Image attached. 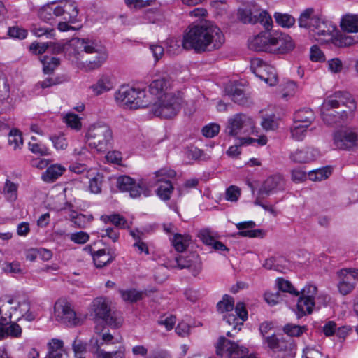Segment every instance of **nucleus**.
<instances>
[{"label": "nucleus", "mask_w": 358, "mask_h": 358, "mask_svg": "<svg viewBox=\"0 0 358 358\" xmlns=\"http://www.w3.org/2000/svg\"><path fill=\"white\" fill-rule=\"evenodd\" d=\"M224 41L221 29L212 22L205 21L188 27L183 36L182 47L202 53L220 49Z\"/></svg>", "instance_id": "nucleus-1"}, {"label": "nucleus", "mask_w": 358, "mask_h": 358, "mask_svg": "<svg viewBox=\"0 0 358 358\" xmlns=\"http://www.w3.org/2000/svg\"><path fill=\"white\" fill-rule=\"evenodd\" d=\"M357 109L353 96L348 92L337 91L327 96L322 105V117L328 124L351 117Z\"/></svg>", "instance_id": "nucleus-2"}, {"label": "nucleus", "mask_w": 358, "mask_h": 358, "mask_svg": "<svg viewBox=\"0 0 358 358\" xmlns=\"http://www.w3.org/2000/svg\"><path fill=\"white\" fill-rule=\"evenodd\" d=\"M248 48L257 52L281 55L292 50L294 43L285 33L263 31L248 41Z\"/></svg>", "instance_id": "nucleus-3"}, {"label": "nucleus", "mask_w": 358, "mask_h": 358, "mask_svg": "<svg viewBox=\"0 0 358 358\" xmlns=\"http://www.w3.org/2000/svg\"><path fill=\"white\" fill-rule=\"evenodd\" d=\"M78 15L75 2L67 0L53 1L41 7L38 12V17L51 25H55L57 20L72 21Z\"/></svg>", "instance_id": "nucleus-4"}, {"label": "nucleus", "mask_w": 358, "mask_h": 358, "mask_svg": "<svg viewBox=\"0 0 358 358\" xmlns=\"http://www.w3.org/2000/svg\"><path fill=\"white\" fill-rule=\"evenodd\" d=\"M118 105L129 109L145 108L151 103L144 90L122 86L115 94Z\"/></svg>", "instance_id": "nucleus-5"}, {"label": "nucleus", "mask_w": 358, "mask_h": 358, "mask_svg": "<svg viewBox=\"0 0 358 358\" xmlns=\"http://www.w3.org/2000/svg\"><path fill=\"white\" fill-rule=\"evenodd\" d=\"M182 103V93L176 91L174 94H168L167 96L157 99L150 111L156 117L171 119L178 115Z\"/></svg>", "instance_id": "nucleus-6"}, {"label": "nucleus", "mask_w": 358, "mask_h": 358, "mask_svg": "<svg viewBox=\"0 0 358 358\" xmlns=\"http://www.w3.org/2000/svg\"><path fill=\"white\" fill-rule=\"evenodd\" d=\"M87 141L91 148L99 152H104L113 139L110 127L104 123H98L91 126L85 135Z\"/></svg>", "instance_id": "nucleus-7"}, {"label": "nucleus", "mask_w": 358, "mask_h": 358, "mask_svg": "<svg viewBox=\"0 0 358 358\" xmlns=\"http://www.w3.org/2000/svg\"><path fill=\"white\" fill-rule=\"evenodd\" d=\"M74 45L77 49H81L86 53L95 54L94 57L87 61L86 67L90 70L99 68L108 57L105 48L93 41L78 38L75 41Z\"/></svg>", "instance_id": "nucleus-8"}, {"label": "nucleus", "mask_w": 358, "mask_h": 358, "mask_svg": "<svg viewBox=\"0 0 358 358\" xmlns=\"http://www.w3.org/2000/svg\"><path fill=\"white\" fill-rule=\"evenodd\" d=\"M225 133L231 136L257 133L252 118L243 113H238L228 120Z\"/></svg>", "instance_id": "nucleus-9"}, {"label": "nucleus", "mask_w": 358, "mask_h": 358, "mask_svg": "<svg viewBox=\"0 0 358 358\" xmlns=\"http://www.w3.org/2000/svg\"><path fill=\"white\" fill-rule=\"evenodd\" d=\"M96 324L104 323L112 327H118L119 322L113 315L108 301L103 297H97L92 301V313Z\"/></svg>", "instance_id": "nucleus-10"}, {"label": "nucleus", "mask_w": 358, "mask_h": 358, "mask_svg": "<svg viewBox=\"0 0 358 358\" xmlns=\"http://www.w3.org/2000/svg\"><path fill=\"white\" fill-rule=\"evenodd\" d=\"M215 348L218 356L222 357L226 352L229 358H256L253 355H248L247 348L239 345L223 336H220Z\"/></svg>", "instance_id": "nucleus-11"}, {"label": "nucleus", "mask_w": 358, "mask_h": 358, "mask_svg": "<svg viewBox=\"0 0 358 358\" xmlns=\"http://www.w3.org/2000/svg\"><path fill=\"white\" fill-rule=\"evenodd\" d=\"M250 69L256 76L270 86L277 84L278 77L275 68L267 64L262 59L259 58L252 59L251 60Z\"/></svg>", "instance_id": "nucleus-12"}, {"label": "nucleus", "mask_w": 358, "mask_h": 358, "mask_svg": "<svg viewBox=\"0 0 358 358\" xmlns=\"http://www.w3.org/2000/svg\"><path fill=\"white\" fill-rule=\"evenodd\" d=\"M55 317L56 320L67 325L76 326L79 323L76 312L71 308L70 303L64 299H59L55 306Z\"/></svg>", "instance_id": "nucleus-13"}, {"label": "nucleus", "mask_w": 358, "mask_h": 358, "mask_svg": "<svg viewBox=\"0 0 358 358\" xmlns=\"http://www.w3.org/2000/svg\"><path fill=\"white\" fill-rule=\"evenodd\" d=\"M116 187L120 192H127L131 198L139 197L142 193L145 196V187L128 176H120L117 178Z\"/></svg>", "instance_id": "nucleus-14"}, {"label": "nucleus", "mask_w": 358, "mask_h": 358, "mask_svg": "<svg viewBox=\"0 0 358 358\" xmlns=\"http://www.w3.org/2000/svg\"><path fill=\"white\" fill-rule=\"evenodd\" d=\"M336 31V27L331 22L320 17L311 34L317 41L323 43L331 41Z\"/></svg>", "instance_id": "nucleus-15"}, {"label": "nucleus", "mask_w": 358, "mask_h": 358, "mask_svg": "<svg viewBox=\"0 0 358 358\" xmlns=\"http://www.w3.org/2000/svg\"><path fill=\"white\" fill-rule=\"evenodd\" d=\"M334 143L340 150H351L358 145V134L350 130H341L334 135Z\"/></svg>", "instance_id": "nucleus-16"}, {"label": "nucleus", "mask_w": 358, "mask_h": 358, "mask_svg": "<svg viewBox=\"0 0 358 358\" xmlns=\"http://www.w3.org/2000/svg\"><path fill=\"white\" fill-rule=\"evenodd\" d=\"M149 91L157 99L167 96L168 94H174L177 90H173V80L169 77H163L155 79L149 85Z\"/></svg>", "instance_id": "nucleus-17"}, {"label": "nucleus", "mask_w": 358, "mask_h": 358, "mask_svg": "<svg viewBox=\"0 0 358 358\" xmlns=\"http://www.w3.org/2000/svg\"><path fill=\"white\" fill-rule=\"evenodd\" d=\"M197 237L203 244L217 251H229L228 248L217 238L220 237L217 232L210 228H204L199 231Z\"/></svg>", "instance_id": "nucleus-18"}, {"label": "nucleus", "mask_w": 358, "mask_h": 358, "mask_svg": "<svg viewBox=\"0 0 358 358\" xmlns=\"http://www.w3.org/2000/svg\"><path fill=\"white\" fill-rule=\"evenodd\" d=\"M284 185V179L281 175L271 176L262 185L259 189V194L262 197H266L272 193L282 190Z\"/></svg>", "instance_id": "nucleus-19"}, {"label": "nucleus", "mask_w": 358, "mask_h": 358, "mask_svg": "<svg viewBox=\"0 0 358 358\" xmlns=\"http://www.w3.org/2000/svg\"><path fill=\"white\" fill-rule=\"evenodd\" d=\"M338 275L341 279L338 285V290L343 295H347L355 287L354 283L351 282L350 280L358 278V270L342 269L338 272Z\"/></svg>", "instance_id": "nucleus-20"}, {"label": "nucleus", "mask_w": 358, "mask_h": 358, "mask_svg": "<svg viewBox=\"0 0 358 358\" xmlns=\"http://www.w3.org/2000/svg\"><path fill=\"white\" fill-rule=\"evenodd\" d=\"M86 249L90 250L94 265L98 268H101L108 265L116 257L115 251L112 249H108V252H106V249H100L97 251H94L90 246L86 248Z\"/></svg>", "instance_id": "nucleus-21"}, {"label": "nucleus", "mask_w": 358, "mask_h": 358, "mask_svg": "<svg viewBox=\"0 0 358 358\" xmlns=\"http://www.w3.org/2000/svg\"><path fill=\"white\" fill-rule=\"evenodd\" d=\"M320 17L315 15V10L313 8H306L300 14L298 19L299 26L312 33Z\"/></svg>", "instance_id": "nucleus-22"}, {"label": "nucleus", "mask_w": 358, "mask_h": 358, "mask_svg": "<svg viewBox=\"0 0 358 358\" xmlns=\"http://www.w3.org/2000/svg\"><path fill=\"white\" fill-rule=\"evenodd\" d=\"M225 92L231 100L241 106L248 105L250 101L245 96L244 91L237 84L230 83L225 87Z\"/></svg>", "instance_id": "nucleus-23"}, {"label": "nucleus", "mask_w": 358, "mask_h": 358, "mask_svg": "<svg viewBox=\"0 0 358 358\" xmlns=\"http://www.w3.org/2000/svg\"><path fill=\"white\" fill-rule=\"evenodd\" d=\"M319 156L317 150L312 148H306L296 150L291 154L290 159L296 163H308L315 160Z\"/></svg>", "instance_id": "nucleus-24"}, {"label": "nucleus", "mask_w": 358, "mask_h": 358, "mask_svg": "<svg viewBox=\"0 0 358 358\" xmlns=\"http://www.w3.org/2000/svg\"><path fill=\"white\" fill-rule=\"evenodd\" d=\"M259 7L256 4H250L238 10V19L244 24H257V15Z\"/></svg>", "instance_id": "nucleus-25"}, {"label": "nucleus", "mask_w": 358, "mask_h": 358, "mask_svg": "<svg viewBox=\"0 0 358 358\" xmlns=\"http://www.w3.org/2000/svg\"><path fill=\"white\" fill-rule=\"evenodd\" d=\"M65 171V167L59 164H52L47 168L45 171L42 173L41 179L47 183L54 182Z\"/></svg>", "instance_id": "nucleus-26"}, {"label": "nucleus", "mask_w": 358, "mask_h": 358, "mask_svg": "<svg viewBox=\"0 0 358 358\" xmlns=\"http://www.w3.org/2000/svg\"><path fill=\"white\" fill-rule=\"evenodd\" d=\"M48 358H66L67 354L64 349V343L62 340L52 338L48 344Z\"/></svg>", "instance_id": "nucleus-27"}, {"label": "nucleus", "mask_w": 358, "mask_h": 358, "mask_svg": "<svg viewBox=\"0 0 358 358\" xmlns=\"http://www.w3.org/2000/svg\"><path fill=\"white\" fill-rule=\"evenodd\" d=\"M314 119L315 115L313 111L309 108H303L297 110L294 113L293 124L308 127Z\"/></svg>", "instance_id": "nucleus-28"}, {"label": "nucleus", "mask_w": 358, "mask_h": 358, "mask_svg": "<svg viewBox=\"0 0 358 358\" xmlns=\"http://www.w3.org/2000/svg\"><path fill=\"white\" fill-rule=\"evenodd\" d=\"M315 306V302L313 299L307 298L303 296H301L297 301L296 308V315L298 318H301L306 314H310L313 312V307Z\"/></svg>", "instance_id": "nucleus-29"}, {"label": "nucleus", "mask_w": 358, "mask_h": 358, "mask_svg": "<svg viewBox=\"0 0 358 358\" xmlns=\"http://www.w3.org/2000/svg\"><path fill=\"white\" fill-rule=\"evenodd\" d=\"M341 29L347 32H358V15L346 14L341 21Z\"/></svg>", "instance_id": "nucleus-30"}, {"label": "nucleus", "mask_w": 358, "mask_h": 358, "mask_svg": "<svg viewBox=\"0 0 358 358\" xmlns=\"http://www.w3.org/2000/svg\"><path fill=\"white\" fill-rule=\"evenodd\" d=\"M22 329L21 327L15 322H10L7 327H0V341L8 336L13 338H19L21 336Z\"/></svg>", "instance_id": "nucleus-31"}, {"label": "nucleus", "mask_w": 358, "mask_h": 358, "mask_svg": "<svg viewBox=\"0 0 358 358\" xmlns=\"http://www.w3.org/2000/svg\"><path fill=\"white\" fill-rule=\"evenodd\" d=\"M43 64V71L45 74H52L60 65V59L58 57L43 55L40 57Z\"/></svg>", "instance_id": "nucleus-32"}, {"label": "nucleus", "mask_w": 358, "mask_h": 358, "mask_svg": "<svg viewBox=\"0 0 358 358\" xmlns=\"http://www.w3.org/2000/svg\"><path fill=\"white\" fill-rule=\"evenodd\" d=\"M331 41L335 46L345 48L358 43V37L352 36L345 34L336 36L334 34Z\"/></svg>", "instance_id": "nucleus-33"}, {"label": "nucleus", "mask_w": 358, "mask_h": 358, "mask_svg": "<svg viewBox=\"0 0 358 358\" xmlns=\"http://www.w3.org/2000/svg\"><path fill=\"white\" fill-rule=\"evenodd\" d=\"M157 182L160 184L156 190L157 195L163 201L169 200L173 190L171 182L170 180H163V179H158Z\"/></svg>", "instance_id": "nucleus-34"}, {"label": "nucleus", "mask_w": 358, "mask_h": 358, "mask_svg": "<svg viewBox=\"0 0 358 358\" xmlns=\"http://www.w3.org/2000/svg\"><path fill=\"white\" fill-rule=\"evenodd\" d=\"M90 88L96 95H100L111 90L113 84L108 76H103Z\"/></svg>", "instance_id": "nucleus-35"}, {"label": "nucleus", "mask_w": 358, "mask_h": 358, "mask_svg": "<svg viewBox=\"0 0 358 358\" xmlns=\"http://www.w3.org/2000/svg\"><path fill=\"white\" fill-rule=\"evenodd\" d=\"M78 38H74L70 43H52L50 42L49 48L52 54H61L66 51H70L71 50H75L77 48L76 47L75 41Z\"/></svg>", "instance_id": "nucleus-36"}, {"label": "nucleus", "mask_w": 358, "mask_h": 358, "mask_svg": "<svg viewBox=\"0 0 358 358\" xmlns=\"http://www.w3.org/2000/svg\"><path fill=\"white\" fill-rule=\"evenodd\" d=\"M268 347L273 351H284L287 349L285 341L282 338H278L275 334L264 337Z\"/></svg>", "instance_id": "nucleus-37"}, {"label": "nucleus", "mask_w": 358, "mask_h": 358, "mask_svg": "<svg viewBox=\"0 0 358 358\" xmlns=\"http://www.w3.org/2000/svg\"><path fill=\"white\" fill-rule=\"evenodd\" d=\"M277 24L285 28L292 27L296 22L295 18L288 13L275 12L273 15Z\"/></svg>", "instance_id": "nucleus-38"}, {"label": "nucleus", "mask_w": 358, "mask_h": 358, "mask_svg": "<svg viewBox=\"0 0 358 358\" xmlns=\"http://www.w3.org/2000/svg\"><path fill=\"white\" fill-rule=\"evenodd\" d=\"M331 173V169L329 166L313 170L308 173V178L313 181H321L327 178Z\"/></svg>", "instance_id": "nucleus-39"}, {"label": "nucleus", "mask_w": 358, "mask_h": 358, "mask_svg": "<svg viewBox=\"0 0 358 358\" xmlns=\"http://www.w3.org/2000/svg\"><path fill=\"white\" fill-rule=\"evenodd\" d=\"M234 308V299L232 296L224 294L222 299L217 303V309L218 312L224 313L225 312H230Z\"/></svg>", "instance_id": "nucleus-40"}, {"label": "nucleus", "mask_w": 358, "mask_h": 358, "mask_svg": "<svg viewBox=\"0 0 358 358\" xmlns=\"http://www.w3.org/2000/svg\"><path fill=\"white\" fill-rule=\"evenodd\" d=\"M17 308L20 310L22 317L26 320L31 322L36 319V314L30 311V303L27 300L19 302Z\"/></svg>", "instance_id": "nucleus-41"}, {"label": "nucleus", "mask_w": 358, "mask_h": 358, "mask_svg": "<svg viewBox=\"0 0 358 358\" xmlns=\"http://www.w3.org/2000/svg\"><path fill=\"white\" fill-rule=\"evenodd\" d=\"M122 298L124 301L134 303L142 299L143 293L134 289L120 291Z\"/></svg>", "instance_id": "nucleus-42"}, {"label": "nucleus", "mask_w": 358, "mask_h": 358, "mask_svg": "<svg viewBox=\"0 0 358 358\" xmlns=\"http://www.w3.org/2000/svg\"><path fill=\"white\" fill-rule=\"evenodd\" d=\"M257 23L262 24L266 31H268L272 27L273 20L271 15L266 10H261L259 8L257 15Z\"/></svg>", "instance_id": "nucleus-43"}, {"label": "nucleus", "mask_w": 358, "mask_h": 358, "mask_svg": "<svg viewBox=\"0 0 358 358\" xmlns=\"http://www.w3.org/2000/svg\"><path fill=\"white\" fill-rule=\"evenodd\" d=\"M306 330V326H300L294 324H287L283 327L284 332L289 336L299 337Z\"/></svg>", "instance_id": "nucleus-44"}, {"label": "nucleus", "mask_w": 358, "mask_h": 358, "mask_svg": "<svg viewBox=\"0 0 358 358\" xmlns=\"http://www.w3.org/2000/svg\"><path fill=\"white\" fill-rule=\"evenodd\" d=\"M2 270L7 273L10 274H21L22 273V268L21 264L19 262L14 261L12 262H4L1 264Z\"/></svg>", "instance_id": "nucleus-45"}, {"label": "nucleus", "mask_w": 358, "mask_h": 358, "mask_svg": "<svg viewBox=\"0 0 358 358\" xmlns=\"http://www.w3.org/2000/svg\"><path fill=\"white\" fill-rule=\"evenodd\" d=\"M74 358H85L87 353V344L83 341L76 338L72 344Z\"/></svg>", "instance_id": "nucleus-46"}, {"label": "nucleus", "mask_w": 358, "mask_h": 358, "mask_svg": "<svg viewBox=\"0 0 358 358\" xmlns=\"http://www.w3.org/2000/svg\"><path fill=\"white\" fill-rule=\"evenodd\" d=\"M307 128L306 126L293 124L290 128L292 138L298 141H302L306 135Z\"/></svg>", "instance_id": "nucleus-47"}, {"label": "nucleus", "mask_w": 358, "mask_h": 358, "mask_svg": "<svg viewBox=\"0 0 358 358\" xmlns=\"http://www.w3.org/2000/svg\"><path fill=\"white\" fill-rule=\"evenodd\" d=\"M172 245L176 251L182 252L187 247V238L181 234H176L172 240Z\"/></svg>", "instance_id": "nucleus-48"}, {"label": "nucleus", "mask_w": 358, "mask_h": 358, "mask_svg": "<svg viewBox=\"0 0 358 358\" xmlns=\"http://www.w3.org/2000/svg\"><path fill=\"white\" fill-rule=\"evenodd\" d=\"M278 286L280 291L283 292H289L294 296H299V292L296 290L292 283L287 280L283 278H278Z\"/></svg>", "instance_id": "nucleus-49"}, {"label": "nucleus", "mask_w": 358, "mask_h": 358, "mask_svg": "<svg viewBox=\"0 0 358 358\" xmlns=\"http://www.w3.org/2000/svg\"><path fill=\"white\" fill-rule=\"evenodd\" d=\"M3 191L10 201H15L17 199V186L9 180H6Z\"/></svg>", "instance_id": "nucleus-50"}, {"label": "nucleus", "mask_w": 358, "mask_h": 358, "mask_svg": "<svg viewBox=\"0 0 358 358\" xmlns=\"http://www.w3.org/2000/svg\"><path fill=\"white\" fill-rule=\"evenodd\" d=\"M261 125L266 131L274 130L278 128V122L274 115H266L262 117Z\"/></svg>", "instance_id": "nucleus-51"}, {"label": "nucleus", "mask_w": 358, "mask_h": 358, "mask_svg": "<svg viewBox=\"0 0 358 358\" xmlns=\"http://www.w3.org/2000/svg\"><path fill=\"white\" fill-rule=\"evenodd\" d=\"M8 142L10 145H13L14 149L19 148L23 143L21 133L17 129H12L9 133Z\"/></svg>", "instance_id": "nucleus-52"}, {"label": "nucleus", "mask_w": 358, "mask_h": 358, "mask_svg": "<svg viewBox=\"0 0 358 358\" xmlns=\"http://www.w3.org/2000/svg\"><path fill=\"white\" fill-rule=\"evenodd\" d=\"M50 140L52 142L54 147L57 150H64L67 148V141L62 134L50 136Z\"/></svg>", "instance_id": "nucleus-53"}, {"label": "nucleus", "mask_w": 358, "mask_h": 358, "mask_svg": "<svg viewBox=\"0 0 358 358\" xmlns=\"http://www.w3.org/2000/svg\"><path fill=\"white\" fill-rule=\"evenodd\" d=\"M65 122L66 124L76 130H79L81 128V122L78 115L73 113L67 114L65 117Z\"/></svg>", "instance_id": "nucleus-54"}, {"label": "nucleus", "mask_w": 358, "mask_h": 358, "mask_svg": "<svg viewBox=\"0 0 358 358\" xmlns=\"http://www.w3.org/2000/svg\"><path fill=\"white\" fill-rule=\"evenodd\" d=\"M102 178V176L97 174L90 180L89 188L91 192L94 194H99L101 192Z\"/></svg>", "instance_id": "nucleus-55"}, {"label": "nucleus", "mask_w": 358, "mask_h": 358, "mask_svg": "<svg viewBox=\"0 0 358 358\" xmlns=\"http://www.w3.org/2000/svg\"><path fill=\"white\" fill-rule=\"evenodd\" d=\"M220 129V127L219 124L210 123L203 127L202 134L207 138H213L219 133Z\"/></svg>", "instance_id": "nucleus-56"}, {"label": "nucleus", "mask_w": 358, "mask_h": 358, "mask_svg": "<svg viewBox=\"0 0 358 358\" xmlns=\"http://www.w3.org/2000/svg\"><path fill=\"white\" fill-rule=\"evenodd\" d=\"M223 319L229 325H233V329L235 330L237 329L238 331H240L241 326L243 324V321L239 322L240 319L233 313L225 315Z\"/></svg>", "instance_id": "nucleus-57"}, {"label": "nucleus", "mask_w": 358, "mask_h": 358, "mask_svg": "<svg viewBox=\"0 0 358 358\" xmlns=\"http://www.w3.org/2000/svg\"><path fill=\"white\" fill-rule=\"evenodd\" d=\"M241 195L240 189L234 185H231L226 190L225 198L229 201H237Z\"/></svg>", "instance_id": "nucleus-58"}, {"label": "nucleus", "mask_w": 358, "mask_h": 358, "mask_svg": "<svg viewBox=\"0 0 358 358\" xmlns=\"http://www.w3.org/2000/svg\"><path fill=\"white\" fill-rule=\"evenodd\" d=\"M29 148L31 152L41 156L50 155L48 148L43 144L29 143Z\"/></svg>", "instance_id": "nucleus-59"}, {"label": "nucleus", "mask_w": 358, "mask_h": 358, "mask_svg": "<svg viewBox=\"0 0 358 358\" xmlns=\"http://www.w3.org/2000/svg\"><path fill=\"white\" fill-rule=\"evenodd\" d=\"M99 236L101 238L108 237L113 242H116L119 238V231L117 229L108 227L105 229L101 230Z\"/></svg>", "instance_id": "nucleus-60"}, {"label": "nucleus", "mask_w": 358, "mask_h": 358, "mask_svg": "<svg viewBox=\"0 0 358 358\" xmlns=\"http://www.w3.org/2000/svg\"><path fill=\"white\" fill-rule=\"evenodd\" d=\"M92 215L87 216L85 215L78 213L73 221L75 227L78 228H85L87 224L91 221Z\"/></svg>", "instance_id": "nucleus-61"}, {"label": "nucleus", "mask_w": 358, "mask_h": 358, "mask_svg": "<svg viewBox=\"0 0 358 358\" xmlns=\"http://www.w3.org/2000/svg\"><path fill=\"white\" fill-rule=\"evenodd\" d=\"M329 70L334 73H340L343 69V63L338 58H333L327 62Z\"/></svg>", "instance_id": "nucleus-62"}, {"label": "nucleus", "mask_w": 358, "mask_h": 358, "mask_svg": "<svg viewBox=\"0 0 358 358\" xmlns=\"http://www.w3.org/2000/svg\"><path fill=\"white\" fill-rule=\"evenodd\" d=\"M8 33L10 37L19 39L25 38L27 35V32L25 29H21L18 27H10Z\"/></svg>", "instance_id": "nucleus-63"}, {"label": "nucleus", "mask_w": 358, "mask_h": 358, "mask_svg": "<svg viewBox=\"0 0 358 358\" xmlns=\"http://www.w3.org/2000/svg\"><path fill=\"white\" fill-rule=\"evenodd\" d=\"M49 48L48 43H32L29 50L36 55H42Z\"/></svg>", "instance_id": "nucleus-64"}]
</instances>
